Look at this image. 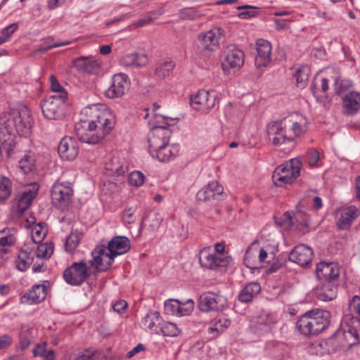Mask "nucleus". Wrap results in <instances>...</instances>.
<instances>
[{
	"label": "nucleus",
	"mask_w": 360,
	"mask_h": 360,
	"mask_svg": "<svg viewBox=\"0 0 360 360\" xmlns=\"http://www.w3.org/2000/svg\"><path fill=\"white\" fill-rule=\"evenodd\" d=\"M266 131L269 141L274 146H279L288 141L279 122L269 124Z\"/></svg>",
	"instance_id": "c756f323"
},
{
	"label": "nucleus",
	"mask_w": 360,
	"mask_h": 360,
	"mask_svg": "<svg viewBox=\"0 0 360 360\" xmlns=\"http://www.w3.org/2000/svg\"><path fill=\"white\" fill-rule=\"evenodd\" d=\"M359 326L360 323L357 318H351L350 323L347 322V318L345 319L341 327L345 346L351 347L359 342L360 337L358 327Z\"/></svg>",
	"instance_id": "2eb2a0df"
},
{
	"label": "nucleus",
	"mask_w": 360,
	"mask_h": 360,
	"mask_svg": "<svg viewBox=\"0 0 360 360\" xmlns=\"http://www.w3.org/2000/svg\"><path fill=\"white\" fill-rule=\"evenodd\" d=\"M73 65L78 70L89 74H96L99 72L100 63L92 57H79L73 60Z\"/></svg>",
	"instance_id": "cd10ccee"
},
{
	"label": "nucleus",
	"mask_w": 360,
	"mask_h": 360,
	"mask_svg": "<svg viewBox=\"0 0 360 360\" xmlns=\"http://www.w3.org/2000/svg\"><path fill=\"white\" fill-rule=\"evenodd\" d=\"M224 188L217 181H212L207 186L200 190L196 198L200 201L208 202L212 200L218 199L223 194Z\"/></svg>",
	"instance_id": "b1692460"
},
{
	"label": "nucleus",
	"mask_w": 360,
	"mask_h": 360,
	"mask_svg": "<svg viewBox=\"0 0 360 360\" xmlns=\"http://www.w3.org/2000/svg\"><path fill=\"white\" fill-rule=\"evenodd\" d=\"M106 169L112 175L122 176L125 174L127 167L124 162H121L118 158L113 157L106 163Z\"/></svg>",
	"instance_id": "79ce46f5"
},
{
	"label": "nucleus",
	"mask_w": 360,
	"mask_h": 360,
	"mask_svg": "<svg viewBox=\"0 0 360 360\" xmlns=\"http://www.w3.org/2000/svg\"><path fill=\"white\" fill-rule=\"evenodd\" d=\"M47 295V287L45 284H39L32 287L27 295H25L21 299H27L30 304H38L44 301Z\"/></svg>",
	"instance_id": "f704fd0d"
},
{
	"label": "nucleus",
	"mask_w": 360,
	"mask_h": 360,
	"mask_svg": "<svg viewBox=\"0 0 360 360\" xmlns=\"http://www.w3.org/2000/svg\"><path fill=\"white\" fill-rule=\"evenodd\" d=\"M82 239V233L75 231L72 232L66 239L65 249L70 252H72L79 245Z\"/></svg>",
	"instance_id": "49530a36"
},
{
	"label": "nucleus",
	"mask_w": 360,
	"mask_h": 360,
	"mask_svg": "<svg viewBox=\"0 0 360 360\" xmlns=\"http://www.w3.org/2000/svg\"><path fill=\"white\" fill-rule=\"evenodd\" d=\"M160 316L158 311H150L144 317L143 323L144 327L148 330L159 333L158 326L160 324Z\"/></svg>",
	"instance_id": "a19ab883"
},
{
	"label": "nucleus",
	"mask_w": 360,
	"mask_h": 360,
	"mask_svg": "<svg viewBox=\"0 0 360 360\" xmlns=\"http://www.w3.org/2000/svg\"><path fill=\"white\" fill-rule=\"evenodd\" d=\"M35 195L36 194L32 191L24 192L22 194L18 204V209L20 212H23L29 208Z\"/></svg>",
	"instance_id": "a18cd8bd"
},
{
	"label": "nucleus",
	"mask_w": 360,
	"mask_h": 360,
	"mask_svg": "<svg viewBox=\"0 0 360 360\" xmlns=\"http://www.w3.org/2000/svg\"><path fill=\"white\" fill-rule=\"evenodd\" d=\"M294 77L297 86L303 88L306 86L310 75V68L307 65H299L294 67Z\"/></svg>",
	"instance_id": "ea45409f"
},
{
	"label": "nucleus",
	"mask_w": 360,
	"mask_h": 360,
	"mask_svg": "<svg viewBox=\"0 0 360 360\" xmlns=\"http://www.w3.org/2000/svg\"><path fill=\"white\" fill-rule=\"evenodd\" d=\"M343 107L347 115H354L360 109V94L351 91L343 98Z\"/></svg>",
	"instance_id": "72a5a7b5"
},
{
	"label": "nucleus",
	"mask_w": 360,
	"mask_h": 360,
	"mask_svg": "<svg viewBox=\"0 0 360 360\" xmlns=\"http://www.w3.org/2000/svg\"><path fill=\"white\" fill-rule=\"evenodd\" d=\"M71 42L70 41H66L61 42V43H55V44H53L52 45H49V46H45V47L37 49V50L34 51L32 53V54H37L38 53H44L46 51H48L51 50L53 48H56V47H59V46H61L68 45Z\"/></svg>",
	"instance_id": "e2e57ef3"
},
{
	"label": "nucleus",
	"mask_w": 360,
	"mask_h": 360,
	"mask_svg": "<svg viewBox=\"0 0 360 360\" xmlns=\"http://www.w3.org/2000/svg\"><path fill=\"white\" fill-rule=\"evenodd\" d=\"M15 237L12 234L0 238V248H6V246H11L15 243Z\"/></svg>",
	"instance_id": "69168bd1"
},
{
	"label": "nucleus",
	"mask_w": 360,
	"mask_h": 360,
	"mask_svg": "<svg viewBox=\"0 0 360 360\" xmlns=\"http://www.w3.org/2000/svg\"><path fill=\"white\" fill-rule=\"evenodd\" d=\"M35 163V160L33 155L30 154H26L19 161V168L24 174L30 172Z\"/></svg>",
	"instance_id": "09e8293b"
},
{
	"label": "nucleus",
	"mask_w": 360,
	"mask_h": 360,
	"mask_svg": "<svg viewBox=\"0 0 360 360\" xmlns=\"http://www.w3.org/2000/svg\"><path fill=\"white\" fill-rule=\"evenodd\" d=\"M67 97V92H62L61 96H52L45 99L41 103L44 116L49 120L60 118L63 116L62 106Z\"/></svg>",
	"instance_id": "0eeeda50"
},
{
	"label": "nucleus",
	"mask_w": 360,
	"mask_h": 360,
	"mask_svg": "<svg viewBox=\"0 0 360 360\" xmlns=\"http://www.w3.org/2000/svg\"><path fill=\"white\" fill-rule=\"evenodd\" d=\"M145 180L143 173L139 171L132 172L129 176V183L131 186L139 187L141 186Z\"/></svg>",
	"instance_id": "6e6d98bb"
},
{
	"label": "nucleus",
	"mask_w": 360,
	"mask_h": 360,
	"mask_svg": "<svg viewBox=\"0 0 360 360\" xmlns=\"http://www.w3.org/2000/svg\"><path fill=\"white\" fill-rule=\"evenodd\" d=\"M179 152V146L176 145H169L168 142L164 146L158 148L154 152V155L160 161H169L172 158L175 157Z\"/></svg>",
	"instance_id": "e433bc0d"
},
{
	"label": "nucleus",
	"mask_w": 360,
	"mask_h": 360,
	"mask_svg": "<svg viewBox=\"0 0 360 360\" xmlns=\"http://www.w3.org/2000/svg\"><path fill=\"white\" fill-rule=\"evenodd\" d=\"M33 341L29 330H23L20 334L18 347L21 350H25L29 347Z\"/></svg>",
	"instance_id": "864d4df0"
},
{
	"label": "nucleus",
	"mask_w": 360,
	"mask_h": 360,
	"mask_svg": "<svg viewBox=\"0 0 360 360\" xmlns=\"http://www.w3.org/2000/svg\"><path fill=\"white\" fill-rule=\"evenodd\" d=\"M283 217H285V222L287 226L290 228L294 225L297 226H307L309 221V217L308 214L301 209V205H298L296 210L293 212L292 215L290 212H285L283 214Z\"/></svg>",
	"instance_id": "bb28decb"
},
{
	"label": "nucleus",
	"mask_w": 360,
	"mask_h": 360,
	"mask_svg": "<svg viewBox=\"0 0 360 360\" xmlns=\"http://www.w3.org/2000/svg\"><path fill=\"white\" fill-rule=\"evenodd\" d=\"M114 259L117 255L127 252L130 249V241L124 236H115L109 241L106 249Z\"/></svg>",
	"instance_id": "393cba45"
},
{
	"label": "nucleus",
	"mask_w": 360,
	"mask_h": 360,
	"mask_svg": "<svg viewBox=\"0 0 360 360\" xmlns=\"http://www.w3.org/2000/svg\"><path fill=\"white\" fill-rule=\"evenodd\" d=\"M226 304L227 300L224 296L211 292L203 293L198 300L200 310L205 312L221 311Z\"/></svg>",
	"instance_id": "9d476101"
},
{
	"label": "nucleus",
	"mask_w": 360,
	"mask_h": 360,
	"mask_svg": "<svg viewBox=\"0 0 360 360\" xmlns=\"http://www.w3.org/2000/svg\"><path fill=\"white\" fill-rule=\"evenodd\" d=\"M89 116L93 129L100 141L114 128L115 124L114 117L109 110H101L96 107L89 109Z\"/></svg>",
	"instance_id": "7ed1b4c3"
},
{
	"label": "nucleus",
	"mask_w": 360,
	"mask_h": 360,
	"mask_svg": "<svg viewBox=\"0 0 360 360\" xmlns=\"http://www.w3.org/2000/svg\"><path fill=\"white\" fill-rule=\"evenodd\" d=\"M31 115L27 108L18 109V116L16 118L15 131L20 136H26L31 131Z\"/></svg>",
	"instance_id": "5701e85b"
},
{
	"label": "nucleus",
	"mask_w": 360,
	"mask_h": 360,
	"mask_svg": "<svg viewBox=\"0 0 360 360\" xmlns=\"http://www.w3.org/2000/svg\"><path fill=\"white\" fill-rule=\"evenodd\" d=\"M128 77L123 73L115 75L112 77V82L106 91V96L110 98H120L122 96L126 89L129 86Z\"/></svg>",
	"instance_id": "aec40b11"
},
{
	"label": "nucleus",
	"mask_w": 360,
	"mask_h": 360,
	"mask_svg": "<svg viewBox=\"0 0 360 360\" xmlns=\"http://www.w3.org/2000/svg\"><path fill=\"white\" fill-rule=\"evenodd\" d=\"M214 323L218 328H220L221 333L224 328H228L231 324V321L224 317L219 318L218 320L215 321Z\"/></svg>",
	"instance_id": "774afa93"
},
{
	"label": "nucleus",
	"mask_w": 360,
	"mask_h": 360,
	"mask_svg": "<svg viewBox=\"0 0 360 360\" xmlns=\"http://www.w3.org/2000/svg\"><path fill=\"white\" fill-rule=\"evenodd\" d=\"M245 54L234 45H229L224 51V59L221 62L223 70L229 72L239 70L244 63Z\"/></svg>",
	"instance_id": "6e6552de"
},
{
	"label": "nucleus",
	"mask_w": 360,
	"mask_h": 360,
	"mask_svg": "<svg viewBox=\"0 0 360 360\" xmlns=\"http://www.w3.org/2000/svg\"><path fill=\"white\" fill-rule=\"evenodd\" d=\"M222 32V29L217 27L200 33L198 39L202 50L207 53L214 51L219 46V40Z\"/></svg>",
	"instance_id": "ddd939ff"
},
{
	"label": "nucleus",
	"mask_w": 360,
	"mask_h": 360,
	"mask_svg": "<svg viewBox=\"0 0 360 360\" xmlns=\"http://www.w3.org/2000/svg\"><path fill=\"white\" fill-rule=\"evenodd\" d=\"M210 248H205L199 253V262L205 269L218 270L226 267L230 262L228 257H224L216 252H210Z\"/></svg>",
	"instance_id": "9b49d317"
},
{
	"label": "nucleus",
	"mask_w": 360,
	"mask_h": 360,
	"mask_svg": "<svg viewBox=\"0 0 360 360\" xmlns=\"http://www.w3.org/2000/svg\"><path fill=\"white\" fill-rule=\"evenodd\" d=\"M304 158L306 162H307L309 166H315L320 158L319 153L316 149H309L306 153Z\"/></svg>",
	"instance_id": "4d7b16f0"
},
{
	"label": "nucleus",
	"mask_w": 360,
	"mask_h": 360,
	"mask_svg": "<svg viewBox=\"0 0 360 360\" xmlns=\"http://www.w3.org/2000/svg\"><path fill=\"white\" fill-rule=\"evenodd\" d=\"M143 220H147L153 229H157L161 224L162 217L158 213H153L147 216Z\"/></svg>",
	"instance_id": "13d9d810"
},
{
	"label": "nucleus",
	"mask_w": 360,
	"mask_h": 360,
	"mask_svg": "<svg viewBox=\"0 0 360 360\" xmlns=\"http://www.w3.org/2000/svg\"><path fill=\"white\" fill-rule=\"evenodd\" d=\"M257 56L255 59L257 68H266L271 63V44L267 40L259 39L255 42Z\"/></svg>",
	"instance_id": "4468645a"
},
{
	"label": "nucleus",
	"mask_w": 360,
	"mask_h": 360,
	"mask_svg": "<svg viewBox=\"0 0 360 360\" xmlns=\"http://www.w3.org/2000/svg\"><path fill=\"white\" fill-rule=\"evenodd\" d=\"M253 245L254 244L252 243L246 250L244 257V264L247 267L251 269H257L262 268L263 265L259 264L258 259L259 251L258 249L254 248Z\"/></svg>",
	"instance_id": "58836bf2"
},
{
	"label": "nucleus",
	"mask_w": 360,
	"mask_h": 360,
	"mask_svg": "<svg viewBox=\"0 0 360 360\" xmlns=\"http://www.w3.org/2000/svg\"><path fill=\"white\" fill-rule=\"evenodd\" d=\"M179 17L182 20H194L198 17V14L193 10L183 8L179 11Z\"/></svg>",
	"instance_id": "680f3d73"
},
{
	"label": "nucleus",
	"mask_w": 360,
	"mask_h": 360,
	"mask_svg": "<svg viewBox=\"0 0 360 360\" xmlns=\"http://www.w3.org/2000/svg\"><path fill=\"white\" fill-rule=\"evenodd\" d=\"M175 67L172 60L160 61L156 65L154 74L159 78L163 79L170 75Z\"/></svg>",
	"instance_id": "37998d69"
},
{
	"label": "nucleus",
	"mask_w": 360,
	"mask_h": 360,
	"mask_svg": "<svg viewBox=\"0 0 360 360\" xmlns=\"http://www.w3.org/2000/svg\"><path fill=\"white\" fill-rule=\"evenodd\" d=\"M13 183L7 176L0 175V202L7 200L12 193Z\"/></svg>",
	"instance_id": "c03bdc74"
},
{
	"label": "nucleus",
	"mask_w": 360,
	"mask_h": 360,
	"mask_svg": "<svg viewBox=\"0 0 360 360\" xmlns=\"http://www.w3.org/2000/svg\"><path fill=\"white\" fill-rule=\"evenodd\" d=\"M48 343L42 342L35 345L32 349V355L34 357H41L44 360H56V352L53 349H47Z\"/></svg>",
	"instance_id": "4c0bfd02"
},
{
	"label": "nucleus",
	"mask_w": 360,
	"mask_h": 360,
	"mask_svg": "<svg viewBox=\"0 0 360 360\" xmlns=\"http://www.w3.org/2000/svg\"><path fill=\"white\" fill-rule=\"evenodd\" d=\"M216 97L208 91L199 90L197 94L191 96L190 103L192 108L203 113H207L215 105Z\"/></svg>",
	"instance_id": "f8f14e48"
},
{
	"label": "nucleus",
	"mask_w": 360,
	"mask_h": 360,
	"mask_svg": "<svg viewBox=\"0 0 360 360\" xmlns=\"http://www.w3.org/2000/svg\"><path fill=\"white\" fill-rule=\"evenodd\" d=\"M127 303L124 300L117 301L115 304L112 305L113 310L118 314H123L126 309L127 308Z\"/></svg>",
	"instance_id": "338daca9"
},
{
	"label": "nucleus",
	"mask_w": 360,
	"mask_h": 360,
	"mask_svg": "<svg viewBox=\"0 0 360 360\" xmlns=\"http://www.w3.org/2000/svg\"><path fill=\"white\" fill-rule=\"evenodd\" d=\"M33 248H30L29 245H25L20 250L18 257L15 259L16 268L20 271L27 270L33 262L32 256Z\"/></svg>",
	"instance_id": "7c9ffc66"
},
{
	"label": "nucleus",
	"mask_w": 360,
	"mask_h": 360,
	"mask_svg": "<svg viewBox=\"0 0 360 360\" xmlns=\"http://www.w3.org/2000/svg\"><path fill=\"white\" fill-rule=\"evenodd\" d=\"M188 309L183 311L181 303L176 300H168L165 302V310L167 314L172 315L185 316L189 314L193 309L194 302L192 300H188L186 302Z\"/></svg>",
	"instance_id": "473e14b6"
},
{
	"label": "nucleus",
	"mask_w": 360,
	"mask_h": 360,
	"mask_svg": "<svg viewBox=\"0 0 360 360\" xmlns=\"http://www.w3.org/2000/svg\"><path fill=\"white\" fill-rule=\"evenodd\" d=\"M91 254L93 259L90 263L97 271H105L110 268L114 259L109 255V252H106L105 245L96 247Z\"/></svg>",
	"instance_id": "dca6fc26"
},
{
	"label": "nucleus",
	"mask_w": 360,
	"mask_h": 360,
	"mask_svg": "<svg viewBox=\"0 0 360 360\" xmlns=\"http://www.w3.org/2000/svg\"><path fill=\"white\" fill-rule=\"evenodd\" d=\"M122 219L127 224L134 223L136 220L135 210L132 208L125 210L122 213Z\"/></svg>",
	"instance_id": "052dcab7"
},
{
	"label": "nucleus",
	"mask_w": 360,
	"mask_h": 360,
	"mask_svg": "<svg viewBox=\"0 0 360 360\" xmlns=\"http://www.w3.org/2000/svg\"><path fill=\"white\" fill-rule=\"evenodd\" d=\"M18 23L15 22L9 25L0 32V45L7 41L12 34L17 30Z\"/></svg>",
	"instance_id": "603ef678"
},
{
	"label": "nucleus",
	"mask_w": 360,
	"mask_h": 360,
	"mask_svg": "<svg viewBox=\"0 0 360 360\" xmlns=\"http://www.w3.org/2000/svg\"><path fill=\"white\" fill-rule=\"evenodd\" d=\"M313 258V251L311 248L304 245H298L290 252L289 259L302 266L309 264Z\"/></svg>",
	"instance_id": "4be33fe9"
},
{
	"label": "nucleus",
	"mask_w": 360,
	"mask_h": 360,
	"mask_svg": "<svg viewBox=\"0 0 360 360\" xmlns=\"http://www.w3.org/2000/svg\"><path fill=\"white\" fill-rule=\"evenodd\" d=\"M167 126H155L148 136L149 151L154 156V152L168 142Z\"/></svg>",
	"instance_id": "6ab92c4d"
},
{
	"label": "nucleus",
	"mask_w": 360,
	"mask_h": 360,
	"mask_svg": "<svg viewBox=\"0 0 360 360\" xmlns=\"http://www.w3.org/2000/svg\"><path fill=\"white\" fill-rule=\"evenodd\" d=\"M148 62L146 55L138 53L123 55L120 60L122 66L131 68H141L145 66Z\"/></svg>",
	"instance_id": "2f4dec72"
},
{
	"label": "nucleus",
	"mask_w": 360,
	"mask_h": 360,
	"mask_svg": "<svg viewBox=\"0 0 360 360\" xmlns=\"http://www.w3.org/2000/svg\"><path fill=\"white\" fill-rule=\"evenodd\" d=\"M349 309L352 314V318L360 319V297L355 295L353 297L349 304Z\"/></svg>",
	"instance_id": "5fc2aeb1"
},
{
	"label": "nucleus",
	"mask_w": 360,
	"mask_h": 360,
	"mask_svg": "<svg viewBox=\"0 0 360 360\" xmlns=\"http://www.w3.org/2000/svg\"><path fill=\"white\" fill-rule=\"evenodd\" d=\"M93 127L91 118L77 122L75 124V133L79 140L89 144L98 143L99 141Z\"/></svg>",
	"instance_id": "a211bd4d"
},
{
	"label": "nucleus",
	"mask_w": 360,
	"mask_h": 360,
	"mask_svg": "<svg viewBox=\"0 0 360 360\" xmlns=\"http://www.w3.org/2000/svg\"><path fill=\"white\" fill-rule=\"evenodd\" d=\"M53 252V245L52 243H45L39 245L34 252L38 258H49Z\"/></svg>",
	"instance_id": "de8ad7c7"
},
{
	"label": "nucleus",
	"mask_w": 360,
	"mask_h": 360,
	"mask_svg": "<svg viewBox=\"0 0 360 360\" xmlns=\"http://www.w3.org/2000/svg\"><path fill=\"white\" fill-rule=\"evenodd\" d=\"M288 141H293L307 130V120L300 114H292L279 121Z\"/></svg>",
	"instance_id": "39448f33"
},
{
	"label": "nucleus",
	"mask_w": 360,
	"mask_h": 360,
	"mask_svg": "<svg viewBox=\"0 0 360 360\" xmlns=\"http://www.w3.org/2000/svg\"><path fill=\"white\" fill-rule=\"evenodd\" d=\"M58 151L62 159L75 160L79 153V147L75 139L70 136L63 138L58 145Z\"/></svg>",
	"instance_id": "412c9836"
},
{
	"label": "nucleus",
	"mask_w": 360,
	"mask_h": 360,
	"mask_svg": "<svg viewBox=\"0 0 360 360\" xmlns=\"http://www.w3.org/2000/svg\"><path fill=\"white\" fill-rule=\"evenodd\" d=\"M330 317V313L327 310H311L297 320L296 326L305 336L316 335L328 328Z\"/></svg>",
	"instance_id": "f257e3e1"
},
{
	"label": "nucleus",
	"mask_w": 360,
	"mask_h": 360,
	"mask_svg": "<svg viewBox=\"0 0 360 360\" xmlns=\"http://www.w3.org/2000/svg\"><path fill=\"white\" fill-rule=\"evenodd\" d=\"M301 161L292 159L285 165L278 166L273 173L272 179L278 187L290 184L300 174Z\"/></svg>",
	"instance_id": "20e7f679"
},
{
	"label": "nucleus",
	"mask_w": 360,
	"mask_h": 360,
	"mask_svg": "<svg viewBox=\"0 0 360 360\" xmlns=\"http://www.w3.org/2000/svg\"><path fill=\"white\" fill-rule=\"evenodd\" d=\"M73 189L67 182L56 181L51 188V200L53 204L63 210L71 203Z\"/></svg>",
	"instance_id": "423d86ee"
},
{
	"label": "nucleus",
	"mask_w": 360,
	"mask_h": 360,
	"mask_svg": "<svg viewBox=\"0 0 360 360\" xmlns=\"http://www.w3.org/2000/svg\"><path fill=\"white\" fill-rule=\"evenodd\" d=\"M261 290L259 283L252 282L247 284L240 292L238 298L241 302H249Z\"/></svg>",
	"instance_id": "c9c22d12"
},
{
	"label": "nucleus",
	"mask_w": 360,
	"mask_h": 360,
	"mask_svg": "<svg viewBox=\"0 0 360 360\" xmlns=\"http://www.w3.org/2000/svg\"><path fill=\"white\" fill-rule=\"evenodd\" d=\"M315 293L320 301H332L337 297L338 285L335 281H322L321 286L316 288Z\"/></svg>",
	"instance_id": "a878e982"
},
{
	"label": "nucleus",
	"mask_w": 360,
	"mask_h": 360,
	"mask_svg": "<svg viewBox=\"0 0 360 360\" xmlns=\"http://www.w3.org/2000/svg\"><path fill=\"white\" fill-rule=\"evenodd\" d=\"M359 209L354 205L342 210L337 222L338 228L340 229H348L353 221L359 216Z\"/></svg>",
	"instance_id": "c85d7f7f"
},
{
	"label": "nucleus",
	"mask_w": 360,
	"mask_h": 360,
	"mask_svg": "<svg viewBox=\"0 0 360 360\" xmlns=\"http://www.w3.org/2000/svg\"><path fill=\"white\" fill-rule=\"evenodd\" d=\"M51 89L53 91L58 93L57 96H61L62 92H66L64 89L59 84L57 78L55 75H51L50 76Z\"/></svg>",
	"instance_id": "bf43d9fd"
},
{
	"label": "nucleus",
	"mask_w": 360,
	"mask_h": 360,
	"mask_svg": "<svg viewBox=\"0 0 360 360\" xmlns=\"http://www.w3.org/2000/svg\"><path fill=\"white\" fill-rule=\"evenodd\" d=\"M273 322L274 321L271 316L268 315H262L258 319V323L261 325L258 326V328L263 329L265 327H269Z\"/></svg>",
	"instance_id": "0e129e2a"
},
{
	"label": "nucleus",
	"mask_w": 360,
	"mask_h": 360,
	"mask_svg": "<svg viewBox=\"0 0 360 360\" xmlns=\"http://www.w3.org/2000/svg\"><path fill=\"white\" fill-rule=\"evenodd\" d=\"M46 234V229L44 223H40L34 226L32 229V240L34 244L41 242Z\"/></svg>",
	"instance_id": "8fccbe9b"
},
{
	"label": "nucleus",
	"mask_w": 360,
	"mask_h": 360,
	"mask_svg": "<svg viewBox=\"0 0 360 360\" xmlns=\"http://www.w3.org/2000/svg\"><path fill=\"white\" fill-rule=\"evenodd\" d=\"M340 268L336 263L321 262L316 264V276L321 281H336Z\"/></svg>",
	"instance_id": "f3484780"
},
{
	"label": "nucleus",
	"mask_w": 360,
	"mask_h": 360,
	"mask_svg": "<svg viewBox=\"0 0 360 360\" xmlns=\"http://www.w3.org/2000/svg\"><path fill=\"white\" fill-rule=\"evenodd\" d=\"M86 264L84 262H75L63 273L65 281L72 285L82 284L89 276Z\"/></svg>",
	"instance_id": "1a4fd4ad"
},
{
	"label": "nucleus",
	"mask_w": 360,
	"mask_h": 360,
	"mask_svg": "<svg viewBox=\"0 0 360 360\" xmlns=\"http://www.w3.org/2000/svg\"><path fill=\"white\" fill-rule=\"evenodd\" d=\"M18 109H9L0 114V143L5 148L8 156L11 155L18 144L14 138L15 122Z\"/></svg>",
	"instance_id": "f03ea898"
},
{
	"label": "nucleus",
	"mask_w": 360,
	"mask_h": 360,
	"mask_svg": "<svg viewBox=\"0 0 360 360\" xmlns=\"http://www.w3.org/2000/svg\"><path fill=\"white\" fill-rule=\"evenodd\" d=\"M160 330L164 336L174 337L180 333V330L177 326L170 322L163 323Z\"/></svg>",
	"instance_id": "3c124183"
}]
</instances>
